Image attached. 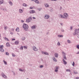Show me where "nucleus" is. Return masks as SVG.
Masks as SVG:
<instances>
[{"label":"nucleus","instance_id":"20e7f679","mask_svg":"<svg viewBox=\"0 0 79 79\" xmlns=\"http://www.w3.org/2000/svg\"><path fill=\"white\" fill-rule=\"evenodd\" d=\"M32 20V18L31 17H29L28 19H27L26 21L27 23H29L31 22V21Z\"/></svg>","mask_w":79,"mask_h":79},{"label":"nucleus","instance_id":"052dcab7","mask_svg":"<svg viewBox=\"0 0 79 79\" xmlns=\"http://www.w3.org/2000/svg\"><path fill=\"white\" fill-rule=\"evenodd\" d=\"M77 37H78V38H79V35H78Z\"/></svg>","mask_w":79,"mask_h":79},{"label":"nucleus","instance_id":"412c9836","mask_svg":"<svg viewBox=\"0 0 79 79\" xmlns=\"http://www.w3.org/2000/svg\"><path fill=\"white\" fill-rule=\"evenodd\" d=\"M23 6H27V4H26L24 3L23 4Z\"/></svg>","mask_w":79,"mask_h":79},{"label":"nucleus","instance_id":"a18cd8bd","mask_svg":"<svg viewBox=\"0 0 79 79\" xmlns=\"http://www.w3.org/2000/svg\"><path fill=\"white\" fill-rule=\"evenodd\" d=\"M32 8H33L32 7H30V9H32Z\"/></svg>","mask_w":79,"mask_h":79},{"label":"nucleus","instance_id":"37998d69","mask_svg":"<svg viewBox=\"0 0 79 79\" xmlns=\"http://www.w3.org/2000/svg\"><path fill=\"white\" fill-rule=\"evenodd\" d=\"M6 55H9V54L8 53V52H6Z\"/></svg>","mask_w":79,"mask_h":79},{"label":"nucleus","instance_id":"5fc2aeb1","mask_svg":"<svg viewBox=\"0 0 79 79\" xmlns=\"http://www.w3.org/2000/svg\"><path fill=\"white\" fill-rule=\"evenodd\" d=\"M33 18L34 19H35V17H33Z\"/></svg>","mask_w":79,"mask_h":79},{"label":"nucleus","instance_id":"9d476101","mask_svg":"<svg viewBox=\"0 0 79 79\" xmlns=\"http://www.w3.org/2000/svg\"><path fill=\"white\" fill-rule=\"evenodd\" d=\"M36 27H37L36 26L34 25L32 26V27H31V28L32 29H35Z\"/></svg>","mask_w":79,"mask_h":79},{"label":"nucleus","instance_id":"f3484780","mask_svg":"<svg viewBox=\"0 0 79 79\" xmlns=\"http://www.w3.org/2000/svg\"><path fill=\"white\" fill-rule=\"evenodd\" d=\"M16 31H17V32H19V28H18V27H17L16 29Z\"/></svg>","mask_w":79,"mask_h":79},{"label":"nucleus","instance_id":"ea45409f","mask_svg":"<svg viewBox=\"0 0 79 79\" xmlns=\"http://www.w3.org/2000/svg\"><path fill=\"white\" fill-rule=\"evenodd\" d=\"M24 48L25 49H27V47L26 46H24Z\"/></svg>","mask_w":79,"mask_h":79},{"label":"nucleus","instance_id":"7c9ffc66","mask_svg":"<svg viewBox=\"0 0 79 79\" xmlns=\"http://www.w3.org/2000/svg\"><path fill=\"white\" fill-rule=\"evenodd\" d=\"M77 48L78 49H79V45H77Z\"/></svg>","mask_w":79,"mask_h":79},{"label":"nucleus","instance_id":"5701e85b","mask_svg":"<svg viewBox=\"0 0 79 79\" xmlns=\"http://www.w3.org/2000/svg\"><path fill=\"white\" fill-rule=\"evenodd\" d=\"M61 18H66L64 17V16H63V15H60Z\"/></svg>","mask_w":79,"mask_h":79},{"label":"nucleus","instance_id":"0eeeda50","mask_svg":"<svg viewBox=\"0 0 79 79\" xmlns=\"http://www.w3.org/2000/svg\"><path fill=\"white\" fill-rule=\"evenodd\" d=\"M64 16H65L66 18L68 16V15L67 13H64Z\"/></svg>","mask_w":79,"mask_h":79},{"label":"nucleus","instance_id":"c756f323","mask_svg":"<svg viewBox=\"0 0 79 79\" xmlns=\"http://www.w3.org/2000/svg\"><path fill=\"white\" fill-rule=\"evenodd\" d=\"M5 40H7V41H9V40L8 39V38L6 37L5 38Z\"/></svg>","mask_w":79,"mask_h":79},{"label":"nucleus","instance_id":"49530a36","mask_svg":"<svg viewBox=\"0 0 79 79\" xmlns=\"http://www.w3.org/2000/svg\"><path fill=\"white\" fill-rule=\"evenodd\" d=\"M43 67V65H41L40 66V68H42Z\"/></svg>","mask_w":79,"mask_h":79},{"label":"nucleus","instance_id":"c03bdc74","mask_svg":"<svg viewBox=\"0 0 79 79\" xmlns=\"http://www.w3.org/2000/svg\"><path fill=\"white\" fill-rule=\"evenodd\" d=\"M55 72H58V69H56L55 70Z\"/></svg>","mask_w":79,"mask_h":79},{"label":"nucleus","instance_id":"aec40b11","mask_svg":"<svg viewBox=\"0 0 79 79\" xmlns=\"http://www.w3.org/2000/svg\"><path fill=\"white\" fill-rule=\"evenodd\" d=\"M53 60L54 61H57V60H56V58H55V57H53Z\"/></svg>","mask_w":79,"mask_h":79},{"label":"nucleus","instance_id":"a211bd4d","mask_svg":"<svg viewBox=\"0 0 79 79\" xmlns=\"http://www.w3.org/2000/svg\"><path fill=\"white\" fill-rule=\"evenodd\" d=\"M35 3H39V2L37 0H35Z\"/></svg>","mask_w":79,"mask_h":79},{"label":"nucleus","instance_id":"6ab92c4d","mask_svg":"<svg viewBox=\"0 0 79 79\" xmlns=\"http://www.w3.org/2000/svg\"><path fill=\"white\" fill-rule=\"evenodd\" d=\"M6 47H10V44H9V43H7L6 44Z\"/></svg>","mask_w":79,"mask_h":79},{"label":"nucleus","instance_id":"ddd939ff","mask_svg":"<svg viewBox=\"0 0 79 79\" xmlns=\"http://www.w3.org/2000/svg\"><path fill=\"white\" fill-rule=\"evenodd\" d=\"M33 50L35 51H37L38 49H37V48H36V47H33Z\"/></svg>","mask_w":79,"mask_h":79},{"label":"nucleus","instance_id":"13d9d810","mask_svg":"<svg viewBox=\"0 0 79 79\" xmlns=\"http://www.w3.org/2000/svg\"><path fill=\"white\" fill-rule=\"evenodd\" d=\"M11 34H13V33L12 32H10Z\"/></svg>","mask_w":79,"mask_h":79},{"label":"nucleus","instance_id":"9b49d317","mask_svg":"<svg viewBox=\"0 0 79 79\" xmlns=\"http://www.w3.org/2000/svg\"><path fill=\"white\" fill-rule=\"evenodd\" d=\"M2 77H3L4 78H5V79H6V78H7V77L5 76V75L4 74H2Z\"/></svg>","mask_w":79,"mask_h":79},{"label":"nucleus","instance_id":"a878e982","mask_svg":"<svg viewBox=\"0 0 79 79\" xmlns=\"http://www.w3.org/2000/svg\"><path fill=\"white\" fill-rule=\"evenodd\" d=\"M22 40H25V37H23L22 38Z\"/></svg>","mask_w":79,"mask_h":79},{"label":"nucleus","instance_id":"a19ab883","mask_svg":"<svg viewBox=\"0 0 79 79\" xmlns=\"http://www.w3.org/2000/svg\"><path fill=\"white\" fill-rule=\"evenodd\" d=\"M64 58L65 59V60H66V56H64Z\"/></svg>","mask_w":79,"mask_h":79},{"label":"nucleus","instance_id":"79ce46f5","mask_svg":"<svg viewBox=\"0 0 79 79\" xmlns=\"http://www.w3.org/2000/svg\"><path fill=\"white\" fill-rule=\"evenodd\" d=\"M19 71H23V70H22L21 69H19Z\"/></svg>","mask_w":79,"mask_h":79},{"label":"nucleus","instance_id":"8fccbe9b","mask_svg":"<svg viewBox=\"0 0 79 79\" xmlns=\"http://www.w3.org/2000/svg\"><path fill=\"white\" fill-rule=\"evenodd\" d=\"M76 79H79V77H77L76 78Z\"/></svg>","mask_w":79,"mask_h":79},{"label":"nucleus","instance_id":"72a5a7b5","mask_svg":"<svg viewBox=\"0 0 79 79\" xmlns=\"http://www.w3.org/2000/svg\"><path fill=\"white\" fill-rule=\"evenodd\" d=\"M20 49H21V50H23V47H21L20 48Z\"/></svg>","mask_w":79,"mask_h":79},{"label":"nucleus","instance_id":"cd10ccee","mask_svg":"<svg viewBox=\"0 0 79 79\" xmlns=\"http://www.w3.org/2000/svg\"><path fill=\"white\" fill-rule=\"evenodd\" d=\"M55 68L56 69H59V67L57 66Z\"/></svg>","mask_w":79,"mask_h":79},{"label":"nucleus","instance_id":"6e6d98bb","mask_svg":"<svg viewBox=\"0 0 79 79\" xmlns=\"http://www.w3.org/2000/svg\"><path fill=\"white\" fill-rule=\"evenodd\" d=\"M12 31H14V29L12 28Z\"/></svg>","mask_w":79,"mask_h":79},{"label":"nucleus","instance_id":"c85d7f7f","mask_svg":"<svg viewBox=\"0 0 79 79\" xmlns=\"http://www.w3.org/2000/svg\"><path fill=\"white\" fill-rule=\"evenodd\" d=\"M9 3H10V5H11V6H12V5H13V3H12V2H9Z\"/></svg>","mask_w":79,"mask_h":79},{"label":"nucleus","instance_id":"4468645a","mask_svg":"<svg viewBox=\"0 0 79 79\" xmlns=\"http://www.w3.org/2000/svg\"><path fill=\"white\" fill-rule=\"evenodd\" d=\"M3 0H0V5H1V4H2L4 2Z\"/></svg>","mask_w":79,"mask_h":79},{"label":"nucleus","instance_id":"39448f33","mask_svg":"<svg viewBox=\"0 0 79 79\" xmlns=\"http://www.w3.org/2000/svg\"><path fill=\"white\" fill-rule=\"evenodd\" d=\"M29 13L31 14H32L33 13H35V11L34 10H31L29 11Z\"/></svg>","mask_w":79,"mask_h":79},{"label":"nucleus","instance_id":"3c124183","mask_svg":"<svg viewBox=\"0 0 79 79\" xmlns=\"http://www.w3.org/2000/svg\"><path fill=\"white\" fill-rule=\"evenodd\" d=\"M57 0H51L52 1H56Z\"/></svg>","mask_w":79,"mask_h":79},{"label":"nucleus","instance_id":"473e14b6","mask_svg":"<svg viewBox=\"0 0 79 79\" xmlns=\"http://www.w3.org/2000/svg\"><path fill=\"white\" fill-rule=\"evenodd\" d=\"M67 42H68V43H71V41H70V40H67Z\"/></svg>","mask_w":79,"mask_h":79},{"label":"nucleus","instance_id":"f8f14e48","mask_svg":"<svg viewBox=\"0 0 79 79\" xmlns=\"http://www.w3.org/2000/svg\"><path fill=\"white\" fill-rule=\"evenodd\" d=\"M44 5H45V7H49V5H48V4L47 3L45 4Z\"/></svg>","mask_w":79,"mask_h":79},{"label":"nucleus","instance_id":"bb28decb","mask_svg":"<svg viewBox=\"0 0 79 79\" xmlns=\"http://www.w3.org/2000/svg\"><path fill=\"white\" fill-rule=\"evenodd\" d=\"M73 73L76 74H77V72H76V71H74Z\"/></svg>","mask_w":79,"mask_h":79},{"label":"nucleus","instance_id":"de8ad7c7","mask_svg":"<svg viewBox=\"0 0 79 79\" xmlns=\"http://www.w3.org/2000/svg\"><path fill=\"white\" fill-rule=\"evenodd\" d=\"M72 28H73V27H70V29H72Z\"/></svg>","mask_w":79,"mask_h":79},{"label":"nucleus","instance_id":"f704fd0d","mask_svg":"<svg viewBox=\"0 0 79 79\" xmlns=\"http://www.w3.org/2000/svg\"><path fill=\"white\" fill-rule=\"evenodd\" d=\"M3 61L5 64H6V61H5L4 60H3Z\"/></svg>","mask_w":79,"mask_h":79},{"label":"nucleus","instance_id":"2f4dec72","mask_svg":"<svg viewBox=\"0 0 79 79\" xmlns=\"http://www.w3.org/2000/svg\"><path fill=\"white\" fill-rule=\"evenodd\" d=\"M58 37H63V35H58Z\"/></svg>","mask_w":79,"mask_h":79},{"label":"nucleus","instance_id":"58836bf2","mask_svg":"<svg viewBox=\"0 0 79 79\" xmlns=\"http://www.w3.org/2000/svg\"><path fill=\"white\" fill-rule=\"evenodd\" d=\"M72 65L73 66H74V62H73V64H72Z\"/></svg>","mask_w":79,"mask_h":79},{"label":"nucleus","instance_id":"4d7b16f0","mask_svg":"<svg viewBox=\"0 0 79 79\" xmlns=\"http://www.w3.org/2000/svg\"><path fill=\"white\" fill-rule=\"evenodd\" d=\"M22 23H24V21H23V20H22Z\"/></svg>","mask_w":79,"mask_h":79},{"label":"nucleus","instance_id":"0e129e2a","mask_svg":"<svg viewBox=\"0 0 79 79\" xmlns=\"http://www.w3.org/2000/svg\"><path fill=\"white\" fill-rule=\"evenodd\" d=\"M31 1H34V0H31Z\"/></svg>","mask_w":79,"mask_h":79},{"label":"nucleus","instance_id":"b1692460","mask_svg":"<svg viewBox=\"0 0 79 79\" xmlns=\"http://www.w3.org/2000/svg\"><path fill=\"white\" fill-rule=\"evenodd\" d=\"M66 71L67 72H70V73H71V70H70V69H67L66 70Z\"/></svg>","mask_w":79,"mask_h":79},{"label":"nucleus","instance_id":"6e6552de","mask_svg":"<svg viewBox=\"0 0 79 79\" xmlns=\"http://www.w3.org/2000/svg\"><path fill=\"white\" fill-rule=\"evenodd\" d=\"M42 53L43 54H44V55H48V53H47V52L42 51Z\"/></svg>","mask_w":79,"mask_h":79},{"label":"nucleus","instance_id":"bf43d9fd","mask_svg":"<svg viewBox=\"0 0 79 79\" xmlns=\"http://www.w3.org/2000/svg\"><path fill=\"white\" fill-rule=\"evenodd\" d=\"M60 24L62 26L63 24V23H61Z\"/></svg>","mask_w":79,"mask_h":79},{"label":"nucleus","instance_id":"423d86ee","mask_svg":"<svg viewBox=\"0 0 79 79\" xmlns=\"http://www.w3.org/2000/svg\"><path fill=\"white\" fill-rule=\"evenodd\" d=\"M50 18V16L48 15H45V19H48Z\"/></svg>","mask_w":79,"mask_h":79},{"label":"nucleus","instance_id":"c9c22d12","mask_svg":"<svg viewBox=\"0 0 79 79\" xmlns=\"http://www.w3.org/2000/svg\"><path fill=\"white\" fill-rule=\"evenodd\" d=\"M57 45H60V42H58V43H57Z\"/></svg>","mask_w":79,"mask_h":79},{"label":"nucleus","instance_id":"1a4fd4ad","mask_svg":"<svg viewBox=\"0 0 79 79\" xmlns=\"http://www.w3.org/2000/svg\"><path fill=\"white\" fill-rule=\"evenodd\" d=\"M19 41H16L15 42V45H18V44H19Z\"/></svg>","mask_w":79,"mask_h":79},{"label":"nucleus","instance_id":"2eb2a0df","mask_svg":"<svg viewBox=\"0 0 79 79\" xmlns=\"http://www.w3.org/2000/svg\"><path fill=\"white\" fill-rule=\"evenodd\" d=\"M19 11L20 13H21L23 12V10L21 9H19Z\"/></svg>","mask_w":79,"mask_h":79},{"label":"nucleus","instance_id":"4c0bfd02","mask_svg":"<svg viewBox=\"0 0 79 79\" xmlns=\"http://www.w3.org/2000/svg\"><path fill=\"white\" fill-rule=\"evenodd\" d=\"M12 55L13 56H14V57H15V54H14V53L12 54Z\"/></svg>","mask_w":79,"mask_h":79},{"label":"nucleus","instance_id":"f257e3e1","mask_svg":"<svg viewBox=\"0 0 79 79\" xmlns=\"http://www.w3.org/2000/svg\"><path fill=\"white\" fill-rule=\"evenodd\" d=\"M23 27L25 31H27L28 29V26L25 24H23Z\"/></svg>","mask_w":79,"mask_h":79},{"label":"nucleus","instance_id":"7ed1b4c3","mask_svg":"<svg viewBox=\"0 0 79 79\" xmlns=\"http://www.w3.org/2000/svg\"><path fill=\"white\" fill-rule=\"evenodd\" d=\"M79 29H76L75 30V33H74L73 34V35H77L78 34H79Z\"/></svg>","mask_w":79,"mask_h":79},{"label":"nucleus","instance_id":"680f3d73","mask_svg":"<svg viewBox=\"0 0 79 79\" xmlns=\"http://www.w3.org/2000/svg\"><path fill=\"white\" fill-rule=\"evenodd\" d=\"M62 32H64V30H62Z\"/></svg>","mask_w":79,"mask_h":79},{"label":"nucleus","instance_id":"e433bc0d","mask_svg":"<svg viewBox=\"0 0 79 79\" xmlns=\"http://www.w3.org/2000/svg\"><path fill=\"white\" fill-rule=\"evenodd\" d=\"M7 28L8 27H4V29H5L6 30V29H7Z\"/></svg>","mask_w":79,"mask_h":79},{"label":"nucleus","instance_id":"f03ea898","mask_svg":"<svg viewBox=\"0 0 79 79\" xmlns=\"http://www.w3.org/2000/svg\"><path fill=\"white\" fill-rule=\"evenodd\" d=\"M3 47L4 46L3 45H0V51L1 52H5V50L4 49H3Z\"/></svg>","mask_w":79,"mask_h":79},{"label":"nucleus","instance_id":"e2e57ef3","mask_svg":"<svg viewBox=\"0 0 79 79\" xmlns=\"http://www.w3.org/2000/svg\"><path fill=\"white\" fill-rule=\"evenodd\" d=\"M1 37V34H0V38Z\"/></svg>","mask_w":79,"mask_h":79},{"label":"nucleus","instance_id":"09e8293b","mask_svg":"<svg viewBox=\"0 0 79 79\" xmlns=\"http://www.w3.org/2000/svg\"><path fill=\"white\" fill-rule=\"evenodd\" d=\"M12 41L15 40V39H12Z\"/></svg>","mask_w":79,"mask_h":79},{"label":"nucleus","instance_id":"864d4df0","mask_svg":"<svg viewBox=\"0 0 79 79\" xmlns=\"http://www.w3.org/2000/svg\"><path fill=\"white\" fill-rule=\"evenodd\" d=\"M3 10H4V11H6V9H3Z\"/></svg>","mask_w":79,"mask_h":79},{"label":"nucleus","instance_id":"4be33fe9","mask_svg":"<svg viewBox=\"0 0 79 79\" xmlns=\"http://www.w3.org/2000/svg\"><path fill=\"white\" fill-rule=\"evenodd\" d=\"M55 55L56 56V57H57L58 56V54L56 53H55Z\"/></svg>","mask_w":79,"mask_h":79},{"label":"nucleus","instance_id":"603ef678","mask_svg":"<svg viewBox=\"0 0 79 79\" xmlns=\"http://www.w3.org/2000/svg\"><path fill=\"white\" fill-rule=\"evenodd\" d=\"M76 54H79V51H78L77 53Z\"/></svg>","mask_w":79,"mask_h":79},{"label":"nucleus","instance_id":"dca6fc26","mask_svg":"<svg viewBox=\"0 0 79 79\" xmlns=\"http://www.w3.org/2000/svg\"><path fill=\"white\" fill-rule=\"evenodd\" d=\"M63 61L65 64H67V62H66V61L64 60V59H63Z\"/></svg>","mask_w":79,"mask_h":79},{"label":"nucleus","instance_id":"393cba45","mask_svg":"<svg viewBox=\"0 0 79 79\" xmlns=\"http://www.w3.org/2000/svg\"><path fill=\"white\" fill-rule=\"evenodd\" d=\"M62 54H63V55L64 56H65V55H66V54H65V53H64V52H62Z\"/></svg>","mask_w":79,"mask_h":79}]
</instances>
